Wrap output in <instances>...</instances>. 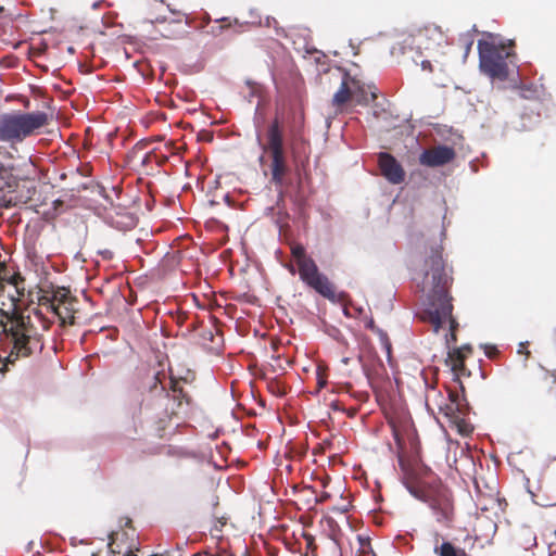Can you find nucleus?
<instances>
[{
	"instance_id": "f257e3e1",
	"label": "nucleus",
	"mask_w": 556,
	"mask_h": 556,
	"mask_svg": "<svg viewBox=\"0 0 556 556\" xmlns=\"http://www.w3.org/2000/svg\"><path fill=\"white\" fill-rule=\"evenodd\" d=\"M443 247L437 244L430 247L424 261L420 273L414 278L417 287L427 296V303L420 313L422 321L429 323L434 332L448 324V333L445 334L446 345L457 341L458 321L453 316V296L451 288L453 285L452 273L447 270L445 261L442 255Z\"/></svg>"
},
{
	"instance_id": "f03ea898",
	"label": "nucleus",
	"mask_w": 556,
	"mask_h": 556,
	"mask_svg": "<svg viewBox=\"0 0 556 556\" xmlns=\"http://www.w3.org/2000/svg\"><path fill=\"white\" fill-rule=\"evenodd\" d=\"M400 466L403 472V483L408 492L417 500L428 504L438 523L450 528L455 517L451 490L434 478L421 477L402 459H400Z\"/></svg>"
},
{
	"instance_id": "7ed1b4c3",
	"label": "nucleus",
	"mask_w": 556,
	"mask_h": 556,
	"mask_svg": "<svg viewBox=\"0 0 556 556\" xmlns=\"http://www.w3.org/2000/svg\"><path fill=\"white\" fill-rule=\"evenodd\" d=\"M7 319L0 332L4 333L12 344L9 355L13 363L20 357H29L43 350L42 334L29 315L20 313L14 304V309L8 314Z\"/></svg>"
},
{
	"instance_id": "20e7f679",
	"label": "nucleus",
	"mask_w": 556,
	"mask_h": 556,
	"mask_svg": "<svg viewBox=\"0 0 556 556\" xmlns=\"http://www.w3.org/2000/svg\"><path fill=\"white\" fill-rule=\"evenodd\" d=\"M46 112L7 113L0 117V141L21 142L48 125Z\"/></svg>"
},
{
	"instance_id": "39448f33",
	"label": "nucleus",
	"mask_w": 556,
	"mask_h": 556,
	"mask_svg": "<svg viewBox=\"0 0 556 556\" xmlns=\"http://www.w3.org/2000/svg\"><path fill=\"white\" fill-rule=\"evenodd\" d=\"M479 66L482 73L491 78L507 79L509 75L508 59L514 52L504 43L495 45L493 41L479 40Z\"/></svg>"
},
{
	"instance_id": "423d86ee",
	"label": "nucleus",
	"mask_w": 556,
	"mask_h": 556,
	"mask_svg": "<svg viewBox=\"0 0 556 556\" xmlns=\"http://www.w3.org/2000/svg\"><path fill=\"white\" fill-rule=\"evenodd\" d=\"M164 378L165 374L163 371L155 374L153 377V383L150 386V391H160V393H163L168 400L165 408L168 416H178L180 414L187 413V408L191 404V397L185 392V390L180 387L179 381L175 378H170L169 393L166 390V387L163 384L162 379Z\"/></svg>"
},
{
	"instance_id": "0eeeda50",
	"label": "nucleus",
	"mask_w": 556,
	"mask_h": 556,
	"mask_svg": "<svg viewBox=\"0 0 556 556\" xmlns=\"http://www.w3.org/2000/svg\"><path fill=\"white\" fill-rule=\"evenodd\" d=\"M528 491L536 505L556 506V464L544 467L538 477L536 485L529 484Z\"/></svg>"
},
{
	"instance_id": "6e6552de",
	"label": "nucleus",
	"mask_w": 556,
	"mask_h": 556,
	"mask_svg": "<svg viewBox=\"0 0 556 556\" xmlns=\"http://www.w3.org/2000/svg\"><path fill=\"white\" fill-rule=\"evenodd\" d=\"M296 266L300 278L305 285L314 289L324 298L334 301V286L324 274L319 271L315 261L312 257L296 264Z\"/></svg>"
},
{
	"instance_id": "1a4fd4ad",
	"label": "nucleus",
	"mask_w": 556,
	"mask_h": 556,
	"mask_svg": "<svg viewBox=\"0 0 556 556\" xmlns=\"http://www.w3.org/2000/svg\"><path fill=\"white\" fill-rule=\"evenodd\" d=\"M445 42V35L440 26L434 24H428L424 27L416 29L409 35L404 43L413 48L421 50H432L441 47Z\"/></svg>"
},
{
	"instance_id": "9d476101",
	"label": "nucleus",
	"mask_w": 556,
	"mask_h": 556,
	"mask_svg": "<svg viewBox=\"0 0 556 556\" xmlns=\"http://www.w3.org/2000/svg\"><path fill=\"white\" fill-rule=\"evenodd\" d=\"M456 156L455 150L448 146H435L424 150L419 155V164L427 167H440L451 163Z\"/></svg>"
},
{
	"instance_id": "9b49d317",
	"label": "nucleus",
	"mask_w": 556,
	"mask_h": 556,
	"mask_svg": "<svg viewBox=\"0 0 556 556\" xmlns=\"http://www.w3.org/2000/svg\"><path fill=\"white\" fill-rule=\"evenodd\" d=\"M378 165L382 176L389 182L399 185L405 180V170L392 154L387 152L379 153Z\"/></svg>"
},
{
	"instance_id": "f8f14e48",
	"label": "nucleus",
	"mask_w": 556,
	"mask_h": 556,
	"mask_svg": "<svg viewBox=\"0 0 556 556\" xmlns=\"http://www.w3.org/2000/svg\"><path fill=\"white\" fill-rule=\"evenodd\" d=\"M470 353L471 348L468 345L456 348L448 352L446 364L451 367L457 379H459L460 376H469V372H466L465 359Z\"/></svg>"
},
{
	"instance_id": "ddd939ff",
	"label": "nucleus",
	"mask_w": 556,
	"mask_h": 556,
	"mask_svg": "<svg viewBox=\"0 0 556 556\" xmlns=\"http://www.w3.org/2000/svg\"><path fill=\"white\" fill-rule=\"evenodd\" d=\"M267 143L264 150L269 153L285 151L283 149V129L282 124L278 117H275L267 129Z\"/></svg>"
},
{
	"instance_id": "4468645a",
	"label": "nucleus",
	"mask_w": 556,
	"mask_h": 556,
	"mask_svg": "<svg viewBox=\"0 0 556 556\" xmlns=\"http://www.w3.org/2000/svg\"><path fill=\"white\" fill-rule=\"evenodd\" d=\"M270 157H271V164H270L271 181L277 187H282L283 182H285V177L289 170L285 151L270 153Z\"/></svg>"
},
{
	"instance_id": "2eb2a0df",
	"label": "nucleus",
	"mask_w": 556,
	"mask_h": 556,
	"mask_svg": "<svg viewBox=\"0 0 556 556\" xmlns=\"http://www.w3.org/2000/svg\"><path fill=\"white\" fill-rule=\"evenodd\" d=\"M52 313L58 316L62 326L66 324L73 325L75 323V311L72 303L67 301L66 293H61L55 306L52 307Z\"/></svg>"
},
{
	"instance_id": "dca6fc26",
	"label": "nucleus",
	"mask_w": 556,
	"mask_h": 556,
	"mask_svg": "<svg viewBox=\"0 0 556 556\" xmlns=\"http://www.w3.org/2000/svg\"><path fill=\"white\" fill-rule=\"evenodd\" d=\"M3 277V283L12 285L15 288L17 298L12 296V306L14 307V304L17 306V302L21 300L22 296L25 295V278L21 275L20 271H14L13 274H10V270L8 266L5 265V270L2 273Z\"/></svg>"
},
{
	"instance_id": "f3484780",
	"label": "nucleus",
	"mask_w": 556,
	"mask_h": 556,
	"mask_svg": "<svg viewBox=\"0 0 556 556\" xmlns=\"http://www.w3.org/2000/svg\"><path fill=\"white\" fill-rule=\"evenodd\" d=\"M141 149H136L131 153L132 159H139V152ZM167 161V156L164 154L156 153L154 151L144 153L140 156V166L146 173L153 170V165L156 167L162 166Z\"/></svg>"
},
{
	"instance_id": "a211bd4d",
	"label": "nucleus",
	"mask_w": 556,
	"mask_h": 556,
	"mask_svg": "<svg viewBox=\"0 0 556 556\" xmlns=\"http://www.w3.org/2000/svg\"><path fill=\"white\" fill-rule=\"evenodd\" d=\"M350 100H353L351 76L348 73H344L340 88L333 94L332 105L336 106L337 109H341Z\"/></svg>"
},
{
	"instance_id": "6ab92c4d",
	"label": "nucleus",
	"mask_w": 556,
	"mask_h": 556,
	"mask_svg": "<svg viewBox=\"0 0 556 556\" xmlns=\"http://www.w3.org/2000/svg\"><path fill=\"white\" fill-rule=\"evenodd\" d=\"M351 86L353 101L358 105H366L369 103L370 99L375 100L377 98L375 92L369 93L365 89V86L354 77H351Z\"/></svg>"
},
{
	"instance_id": "aec40b11",
	"label": "nucleus",
	"mask_w": 556,
	"mask_h": 556,
	"mask_svg": "<svg viewBox=\"0 0 556 556\" xmlns=\"http://www.w3.org/2000/svg\"><path fill=\"white\" fill-rule=\"evenodd\" d=\"M517 544L528 551L536 545V536L530 528L521 529L516 536Z\"/></svg>"
},
{
	"instance_id": "412c9836",
	"label": "nucleus",
	"mask_w": 556,
	"mask_h": 556,
	"mask_svg": "<svg viewBox=\"0 0 556 556\" xmlns=\"http://www.w3.org/2000/svg\"><path fill=\"white\" fill-rule=\"evenodd\" d=\"M434 554L438 556H469L465 549L455 547L451 542H443L434 546Z\"/></svg>"
},
{
	"instance_id": "4be33fe9",
	"label": "nucleus",
	"mask_w": 556,
	"mask_h": 556,
	"mask_svg": "<svg viewBox=\"0 0 556 556\" xmlns=\"http://www.w3.org/2000/svg\"><path fill=\"white\" fill-rule=\"evenodd\" d=\"M439 409L441 413L444 414V416L448 419V421H452L456 417H458L462 413V404H455V403H446L444 405H440Z\"/></svg>"
},
{
	"instance_id": "5701e85b",
	"label": "nucleus",
	"mask_w": 556,
	"mask_h": 556,
	"mask_svg": "<svg viewBox=\"0 0 556 556\" xmlns=\"http://www.w3.org/2000/svg\"><path fill=\"white\" fill-rule=\"evenodd\" d=\"M450 422L453 426H455L458 433H460L464 437L470 435L471 432L473 431V427L467 420L460 417V415Z\"/></svg>"
},
{
	"instance_id": "b1692460",
	"label": "nucleus",
	"mask_w": 556,
	"mask_h": 556,
	"mask_svg": "<svg viewBox=\"0 0 556 556\" xmlns=\"http://www.w3.org/2000/svg\"><path fill=\"white\" fill-rule=\"evenodd\" d=\"M213 517L216 519V523L211 528L210 533L213 538L220 539L223 527L226 526L228 518L225 516H217L214 513Z\"/></svg>"
},
{
	"instance_id": "393cba45",
	"label": "nucleus",
	"mask_w": 556,
	"mask_h": 556,
	"mask_svg": "<svg viewBox=\"0 0 556 556\" xmlns=\"http://www.w3.org/2000/svg\"><path fill=\"white\" fill-rule=\"evenodd\" d=\"M61 292H54L51 296L48 294L40 295L38 303L40 306H45L48 311L52 312V307L55 306Z\"/></svg>"
},
{
	"instance_id": "a878e982",
	"label": "nucleus",
	"mask_w": 556,
	"mask_h": 556,
	"mask_svg": "<svg viewBox=\"0 0 556 556\" xmlns=\"http://www.w3.org/2000/svg\"><path fill=\"white\" fill-rule=\"evenodd\" d=\"M291 255L296 264L311 257L306 254L305 248L300 243H294L291 245Z\"/></svg>"
},
{
	"instance_id": "bb28decb",
	"label": "nucleus",
	"mask_w": 556,
	"mask_h": 556,
	"mask_svg": "<svg viewBox=\"0 0 556 556\" xmlns=\"http://www.w3.org/2000/svg\"><path fill=\"white\" fill-rule=\"evenodd\" d=\"M11 185L9 182V174L5 170L4 166H0V207L2 206V203L4 202V190L7 188H10Z\"/></svg>"
},
{
	"instance_id": "cd10ccee",
	"label": "nucleus",
	"mask_w": 556,
	"mask_h": 556,
	"mask_svg": "<svg viewBox=\"0 0 556 556\" xmlns=\"http://www.w3.org/2000/svg\"><path fill=\"white\" fill-rule=\"evenodd\" d=\"M35 316L40 320L41 328L43 331H47L51 327V321L43 317V315L39 311H35Z\"/></svg>"
},
{
	"instance_id": "c85d7f7f",
	"label": "nucleus",
	"mask_w": 556,
	"mask_h": 556,
	"mask_svg": "<svg viewBox=\"0 0 556 556\" xmlns=\"http://www.w3.org/2000/svg\"><path fill=\"white\" fill-rule=\"evenodd\" d=\"M13 365V358L10 357V355H8L7 357H2L0 355V372L1 374H4L7 370H8V366L9 365Z\"/></svg>"
},
{
	"instance_id": "c756f323",
	"label": "nucleus",
	"mask_w": 556,
	"mask_h": 556,
	"mask_svg": "<svg viewBox=\"0 0 556 556\" xmlns=\"http://www.w3.org/2000/svg\"><path fill=\"white\" fill-rule=\"evenodd\" d=\"M303 538L305 540V543H306V547L309 548V549H315L316 548V545H315V539L312 534H308V533H304L303 534Z\"/></svg>"
},
{
	"instance_id": "7c9ffc66",
	"label": "nucleus",
	"mask_w": 556,
	"mask_h": 556,
	"mask_svg": "<svg viewBox=\"0 0 556 556\" xmlns=\"http://www.w3.org/2000/svg\"><path fill=\"white\" fill-rule=\"evenodd\" d=\"M448 401L450 403L462 404L459 394L451 389H448Z\"/></svg>"
},
{
	"instance_id": "2f4dec72",
	"label": "nucleus",
	"mask_w": 556,
	"mask_h": 556,
	"mask_svg": "<svg viewBox=\"0 0 556 556\" xmlns=\"http://www.w3.org/2000/svg\"><path fill=\"white\" fill-rule=\"evenodd\" d=\"M498 350L496 349V346H491V345H488L485 346V355L489 357V358H494L498 355Z\"/></svg>"
},
{
	"instance_id": "473e14b6",
	"label": "nucleus",
	"mask_w": 556,
	"mask_h": 556,
	"mask_svg": "<svg viewBox=\"0 0 556 556\" xmlns=\"http://www.w3.org/2000/svg\"><path fill=\"white\" fill-rule=\"evenodd\" d=\"M3 270H5V263H0V295L4 292V283H3Z\"/></svg>"
},
{
	"instance_id": "72a5a7b5",
	"label": "nucleus",
	"mask_w": 556,
	"mask_h": 556,
	"mask_svg": "<svg viewBox=\"0 0 556 556\" xmlns=\"http://www.w3.org/2000/svg\"><path fill=\"white\" fill-rule=\"evenodd\" d=\"M377 332L380 334L381 339L386 342L387 348L390 349L388 336L380 329H377Z\"/></svg>"
},
{
	"instance_id": "f704fd0d",
	"label": "nucleus",
	"mask_w": 556,
	"mask_h": 556,
	"mask_svg": "<svg viewBox=\"0 0 556 556\" xmlns=\"http://www.w3.org/2000/svg\"><path fill=\"white\" fill-rule=\"evenodd\" d=\"M330 498V494L327 492H323L319 497L317 498L318 503H324Z\"/></svg>"
},
{
	"instance_id": "c9c22d12",
	"label": "nucleus",
	"mask_w": 556,
	"mask_h": 556,
	"mask_svg": "<svg viewBox=\"0 0 556 556\" xmlns=\"http://www.w3.org/2000/svg\"><path fill=\"white\" fill-rule=\"evenodd\" d=\"M325 384H326V380H325V379H323V378H319V379H318V388H319V389H321V388H324V387H325Z\"/></svg>"
},
{
	"instance_id": "e433bc0d",
	"label": "nucleus",
	"mask_w": 556,
	"mask_h": 556,
	"mask_svg": "<svg viewBox=\"0 0 556 556\" xmlns=\"http://www.w3.org/2000/svg\"><path fill=\"white\" fill-rule=\"evenodd\" d=\"M218 504H219L218 496H214V497H213V501H212V505H213V507H214V508H215V507H217V506H218Z\"/></svg>"
},
{
	"instance_id": "4c0bfd02",
	"label": "nucleus",
	"mask_w": 556,
	"mask_h": 556,
	"mask_svg": "<svg viewBox=\"0 0 556 556\" xmlns=\"http://www.w3.org/2000/svg\"><path fill=\"white\" fill-rule=\"evenodd\" d=\"M422 67H424V68H430V67H431L430 62H429V61H424V62H422Z\"/></svg>"
},
{
	"instance_id": "58836bf2",
	"label": "nucleus",
	"mask_w": 556,
	"mask_h": 556,
	"mask_svg": "<svg viewBox=\"0 0 556 556\" xmlns=\"http://www.w3.org/2000/svg\"><path fill=\"white\" fill-rule=\"evenodd\" d=\"M342 363H344L345 365H348L350 363V358L349 357H344L342 358Z\"/></svg>"
},
{
	"instance_id": "ea45409f",
	"label": "nucleus",
	"mask_w": 556,
	"mask_h": 556,
	"mask_svg": "<svg viewBox=\"0 0 556 556\" xmlns=\"http://www.w3.org/2000/svg\"><path fill=\"white\" fill-rule=\"evenodd\" d=\"M368 327H369L370 329H372V330H375V329H376V327L374 326V321H370V323L368 324Z\"/></svg>"
},
{
	"instance_id": "a19ab883",
	"label": "nucleus",
	"mask_w": 556,
	"mask_h": 556,
	"mask_svg": "<svg viewBox=\"0 0 556 556\" xmlns=\"http://www.w3.org/2000/svg\"><path fill=\"white\" fill-rule=\"evenodd\" d=\"M471 46H472V41H470V42L467 45V49H466V51H467V52L470 50Z\"/></svg>"
},
{
	"instance_id": "79ce46f5",
	"label": "nucleus",
	"mask_w": 556,
	"mask_h": 556,
	"mask_svg": "<svg viewBox=\"0 0 556 556\" xmlns=\"http://www.w3.org/2000/svg\"><path fill=\"white\" fill-rule=\"evenodd\" d=\"M289 270H290L292 274H294V267H293V266H290V267H289Z\"/></svg>"
},
{
	"instance_id": "37998d69",
	"label": "nucleus",
	"mask_w": 556,
	"mask_h": 556,
	"mask_svg": "<svg viewBox=\"0 0 556 556\" xmlns=\"http://www.w3.org/2000/svg\"><path fill=\"white\" fill-rule=\"evenodd\" d=\"M127 556H137L132 552H130Z\"/></svg>"
}]
</instances>
